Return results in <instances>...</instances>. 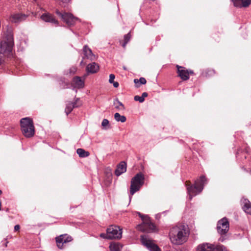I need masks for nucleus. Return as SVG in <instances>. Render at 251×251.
Returning a JSON list of instances; mask_svg holds the SVG:
<instances>
[{
  "instance_id": "b1692460",
  "label": "nucleus",
  "mask_w": 251,
  "mask_h": 251,
  "mask_svg": "<svg viewBox=\"0 0 251 251\" xmlns=\"http://www.w3.org/2000/svg\"><path fill=\"white\" fill-rule=\"evenodd\" d=\"M114 119L117 122L124 123L126 121V118L125 116L121 115L119 113L114 114Z\"/></svg>"
},
{
  "instance_id": "dca6fc26",
  "label": "nucleus",
  "mask_w": 251,
  "mask_h": 251,
  "mask_svg": "<svg viewBox=\"0 0 251 251\" xmlns=\"http://www.w3.org/2000/svg\"><path fill=\"white\" fill-rule=\"evenodd\" d=\"M234 6L238 7H247L251 3V0H231Z\"/></svg>"
},
{
  "instance_id": "9b49d317",
  "label": "nucleus",
  "mask_w": 251,
  "mask_h": 251,
  "mask_svg": "<svg viewBox=\"0 0 251 251\" xmlns=\"http://www.w3.org/2000/svg\"><path fill=\"white\" fill-rule=\"evenodd\" d=\"M218 232L221 235L226 234L229 230V223L227 219L224 218L219 220L217 223Z\"/></svg>"
},
{
  "instance_id": "4c0bfd02",
  "label": "nucleus",
  "mask_w": 251,
  "mask_h": 251,
  "mask_svg": "<svg viewBox=\"0 0 251 251\" xmlns=\"http://www.w3.org/2000/svg\"><path fill=\"white\" fill-rule=\"evenodd\" d=\"M226 239V238L224 237H223V236H221L220 238H219V241H221V242H224V241Z\"/></svg>"
},
{
  "instance_id": "58836bf2",
  "label": "nucleus",
  "mask_w": 251,
  "mask_h": 251,
  "mask_svg": "<svg viewBox=\"0 0 251 251\" xmlns=\"http://www.w3.org/2000/svg\"><path fill=\"white\" fill-rule=\"evenodd\" d=\"M76 152L77 154H78V152H79L78 149H77L76 150Z\"/></svg>"
},
{
  "instance_id": "7ed1b4c3",
  "label": "nucleus",
  "mask_w": 251,
  "mask_h": 251,
  "mask_svg": "<svg viewBox=\"0 0 251 251\" xmlns=\"http://www.w3.org/2000/svg\"><path fill=\"white\" fill-rule=\"evenodd\" d=\"M21 131L26 138H30L35 134V127L33 121L28 117L22 118L21 121Z\"/></svg>"
},
{
  "instance_id": "ddd939ff",
  "label": "nucleus",
  "mask_w": 251,
  "mask_h": 251,
  "mask_svg": "<svg viewBox=\"0 0 251 251\" xmlns=\"http://www.w3.org/2000/svg\"><path fill=\"white\" fill-rule=\"evenodd\" d=\"M72 240V237L67 234L61 235L56 238L57 246L60 249H63L65 248V245Z\"/></svg>"
},
{
  "instance_id": "7c9ffc66",
  "label": "nucleus",
  "mask_w": 251,
  "mask_h": 251,
  "mask_svg": "<svg viewBox=\"0 0 251 251\" xmlns=\"http://www.w3.org/2000/svg\"><path fill=\"white\" fill-rule=\"evenodd\" d=\"M134 100L135 101H138L140 102H143L144 101V99L142 97V96H139L137 95L134 97Z\"/></svg>"
},
{
  "instance_id": "f8f14e48",
  "label": "nucleus",
  "mask_w": 251,
  "mask_h": 251,
  "mask_svg": "<svg viewBox=\"0 0 251 251\" xmlns=\"http://www.w3.org/2000/svg\"><path fill=\"white\" fill-rule=\"evenodd\" d=\"M55 13L57 15L60 16L62 20L68 25H73L76 20V19L75 18L72 14L70 13L66 12L62 13L58 10H56Z\"/></svg>"
},
{
  "instance_id": "2f4dec72",
  "label": "nucleus",
  "mask_w": 251,
  "mask_h": 251,
  "mask_svg": "<svg viewBox=\"0 0 251 251\" xmlns=\"http://www.w3.org/2000/svg\"><path fill=\"white\" fill-rule=\"evenodd\" d=\"M115 75L113 74H110L109 75V82L110 83H112L114 81V79L115 78Z\"/></svg>"
},
{
  "instance_id": "f704fd0d",
  "label": "nucleus",
  "mask_w": 251,
  "mask_h": 251,
  "mask_svg": "<svg viewBox=\"0 0 251 251\" xmlns=\"http://www.w3.org/2000/svg\"><path fill=\"white\" fill-rule=\"evenodd\" d=\"M112 83L115 88H117L119 86V83L117 82L114 81Z\"/></svg>"
},
{
  "instance_id": "39448f33",
  "label": "nucleus",
  "mask_w": 251,
  "mask_h": 251,
  "mask_svg": "<svg viewBox=\"0 0 251 251\" xmlns=\"http://www.w3.org/2000/svg\"><path fill=\"white\" fill-rule=\"evenodd\" d=\"M144 175L139 173L136 174L131 180L130 194L132 196L138 191L144 183Z\"/></svg>"
},
{
  "instance_id": "ea45409f",
  "label": "nucleus",
  "mask_w": 251,
  "mask_h": 251,
  "mask_svg": "<svg viewBox=\"0 0 251 251\" xmlns=\"http://www.w3.org/2000/svg\"><path fill=\"white\" fill-rule=\"evenodd\" d=\"M180 251H188L186 250H181Z\"/></svg>"
},
{
  "instance_id": "72a5a7b5",
  "label": "nucleus",
  "mask_w": 251,
  "mask_h": 251,
  "mask_svg": "<svg viewBox=\"0 0 251 251\" xmlns=\"http://www.w3.org/2000/svg\"><path fill=\"white\" fill-rule=\"evenodd\" d=\"M77 69L75 67H72L70 70V73L71 74H74L75 72L76 71Z\"/></svg>"
},
{
  "instance_id": "a19ab883",
  "label": "nucleus",
  "mask_w": 251,
  "mask_h": 251,
  "mask_svg": "<svg viewBox=\"0 0 251 251\" xmlns=\"http://www.w3.org/2000/svg\"><path fill=\"white\" fill-rule=\"evenodd\" d=\"M2 194V191L0 190V195Z\"/></svg>"
},
{
  "instance_id": "e433bc0d",
  "label": "nucleus",
  "mask_w": 251,
  "mask_h": 251,
  "mask_svg": "<svg viewBox=\"0 0 251 251\" xmlns=\"http://www.w3.org/2000/svg\"><path fill=\"white\" fill-rule=\"evenodd\" d=\"M19 229H20V226H19V225H16V226H14V230H15V231H17V230H19Z\"/></svg>"
},
{
  "instance_id": "f3484780",
  "label": "nucleus",
  "mask_w": 251,
  "mask_h": 251,
  "mask_svg": "<svg viewBox=\"0 0 251 251\" xmlns=\"http://www.w3.org/2000/svg\"><path fill=\"white\" fill-rule=\"evenodd\" d=\"M99 70V66L95 62L89 63L86 67V71L88 73L95 74Z\"/></svg>"
},
{
  "instance_id": "bb28decb",
  "label": "nucleus",
  "mask_w": 251,
  "mask_h": 251,
  "mask_svg": "<svg viewBox=\"0 0 251 251\" xmlns=\"http://www.w3.org/2000/svg\"><path fill=\"white\" fill-rule=\"evenodd\" d=\"M90 155V153L88 151H85L84 149L79 148V157H86Z\"/></svg>"
},
{
  "instance_id": "4be33fe9",
  "label": "nucleus",
  "mask_w": 251,
  "mask_h": 251,
  "mask_svg": "<svg viewBox=\"0 0 251 251\" xmlns=\"http://www.w3.org/2000/svg\"><path fill=\"white\" fill-rule=\"evenodd\" d=\"M123 245L118 242H111L109 245L110 251H121Z\"/></svg>"
},
{
  "instance_id": "a878e982",
  "label": "nucleus",
  "mask_w": 251,
  "mask_h": 251,
  "mask_svg": "<svg viewBox=\"0 0 251 251\" xmlns=\"http://www.w3.org/2000/svg\"><path fill=\"white\" fill-rule=\"evenodd\" d=\"M134 82L135 83L136 86L139 87L140 84H145L147 82L146 79L144 77H141L139 79H134Z\"/></svg>"
},
{
  "instance_id": "423d86ee",
  "label": "nucleus",
  "mask_w": 251,
  "mask_h": 251,
  "mask_svg": "<svg viewBox=\"0 0 251 251\" xmlns=\"http://www.w3.org/2000/svg\"><path fill=\"white\" fill-rule=\"evenodd\" d=\"M13 46L12 37L10 35L6 40H2L0 44V58L1 54L6 55L11 52Z\"/></svg>"
},
{
  "instance_id": "f257e3e1",
  "label": "nucleus",
  "mask_w": 251,
  "mask_h": 251,
  "mask_svg": "<svg viewBox=\"0 0 251 251\" xmlns=\"http://www.w3.org/2000/svg\"><path fill=\"white\" fill-rule=\"evenodd\" d=\"M189 232L187 226L180 225L173 227L169 233L171 242L175 245H182L186 242L189 237Z\"/></svg>"
},
{
  "instance_id": "c9c22d12",
  "label": "nucleus",
  "mask_w": 251,
  "mask_h": 251,
  "mask_svg": "<svg viewBox=\"0 0 251 251\" xmlns=\"http://www.w3.org/2000/svg\"><path fill=\"white\" fill-rule=\"evenodd\" d=\"M141 96L145 100V98L148 96V94L146 92H144L142 93Z\"/></svg>"
},
{
  "instance_id": "f03ea898",
  "label": "nucleus",
  "mask_w": 251,
  "mask_h": 251,
  "mask_svg": "<svg viewBox=\"0 0 251 251\" xmlns=\"http://www.w3.org/2000/svg\"><path fill=\"white\" fill-rule=\"evenodd\" d=\"M207 183L206 179L203 176L195 181L194 185H191L190 182H186L187 193L189 195V199L192 200V198L201 193L203 189L204 184Z\"/></svg>"
},
{
  "instance_id": "0eeeda50",
  "label": "nucleus",
  "mask_w": 251,
  "mask_h": 251,
  "mask_svg": "<svg viewBox=\"0 0 251 251\" xmlns=\"http://www.w3.org/2000/svg\"><path fill=\"white\" fill-rule=\"evenodd\" d=\"M81 56L82 60L80 62V65H85L88 62L94 61L96 59V56L87 45H85L82 49Z\"/></svg>"
},
{
  "instance_id": "cd10ccee",
  "label": "nucleus",
  "mask_w": 251,
  "mask_h": 251,
  "mask_svg": "<svg viewBox=\"0 0 251 251\" xmlns=\"http://www.w3.org/2000/svg\"><path fill=\"white\" fill-rule=\"evenodd\" d=\"M101 126L104 129H109L110 126L108 120L106 119H103L101 123Z\"/></svg>"
},
{
  "instance_id": "2eb2a0df",
  "label": "nucleus",
  "mask_w": 251,
  "mask_h": 251,
  "mask_svg": "<svg viewBox=\"0 0 251 251\" xmlns=\"http://www.w3.org/2000/svg\"><path fill=\"white\" fill-rule=\"evenodd\" d=\"M41 19L45 22L50 23L55 25L56 26L58 25V22L56 20L54 16L51 14L47 12L42 14Z\"/></svg>"
},
{
  "instance_id": "a211bd4d",
  "label": "nucleus",
  "mask_w": 251,
  "mask_h": 251,
  "mask_svg": "<svg viewBox=\"0 0 251 251\" xmlns=\"http://www.w3.org/2000/svg\"><path fill=\"white\" fill-rule=\"evenodd\" d=\"M241 203L244 211L247 214L251 215V203L246 199H242Z\"/></svg>"
},
{
  "instance_id": "5701e85b",
  "label": "nucleus",
  "mask_w": 251,
  "mask_h": 251,
  "mask_svg": "<svg viewBox=\"0 0 251 251\" xmlns=\"http://www.w3.org/2000/svg\"><path fill=\"white\" fill-rule=\"evenodd\" d=\"M113 103L115 108L119 111L123 110L125 109L124 104L118 99L114 100Z\"/></svg>"
},
{
  "instance_id": "393cba45",
  "label": "nucleus",
  "mask_w": 251,
  "mask_h": 251,
  "mask_svg": "<svg viewBox=\"0 0 251 251\" xmlns=\"http://www.w3.org/2000/svg\"><path fill=\"white\" fill-rule=\"evenodd\" d=\"M76 102L75 103H68L66 105V107L65 108V112L67 115L70 113L71 111L73 110V108L77 106Z\"/></svg>"
},
{
  "instance_id": "c756f323",
  "label": "nucleus",
  "mask_w": 251,
  "mask_h": 251,
  "mask_svg": "<svg viewBox=\"0 0 251 251\" xmlns=\"http://www.w3.org/2000/svg\"><path fill=\"white\" fill-rule=\"evenodd\" d=\"M87 75H85L84 76V78L82 79L80 77H79V89L82 88L84 87L85 84H84V79L85 77H86Z\"/></svg>"
},
{
  "instance_id": "6e6552de",
  "label": "nucleus",
  "mask_w": 251,
  "mask_h": 251,
  "mask_svg": "<svg viewBox=\"0 0 251 251\" xmlns=\"http://www.w3.org/2000/svg\"><path fill=\"white\" fill-rule=\"evenodd\" d=\"M197 251H227V250L223 245H215L208 243H203L198 247Z\"/></svg>"
},
{
  "instance_id": "aec40b11",
  "label": "nucleus",
  "mask_w": 251,
  "mask_h": 251,
  "mask_svg": "<svg viewBox=\"0 0 251 251\" xmlns=\"http://www.w3.org/2000/svg\"><path fill=\"white\" fill-rule=\"evenodd\" d=\"M26 17L25 14L17 13L11 16L10 20L13 23H17L25 20Z\"/></svg>"
},
{
  "instance_id": "473e14b6",
  "label": "nucleus",
  "mask_w": 251,
  "mask_h": 251,
  "mask_svg": "<svg viewBox=\"0 0 251 251\" xmlns=\"http://www.w3.org/2000/svg\"><path fill=\"white\" fill-rule=\"evenodd\" d=\"M100 237L103 239H109L108 233L107 232H106V233H101L100 234Z\"/></svg>"
},
{
  "instance_id": "1a4fd4ad",
  "label": "nucleus",
  "mask_w": 251,
  "mask_h": 251,
  "mask_svg": "<svg viewBox=\"0 0 251 251\" xmlns=\"http://www.w3.org/2000/svg\"><path fill=\"white\" fill-rule=\"evenodd\" d=\"M141 241L142 244L150 251H160L158 247L147 235H141Z\"/></svg>"
},
{
  "instance_id": "c85d7f7f",
  "label": "nucleus",
  "mask_w": 251,
  "mask_h": 251,
  "mask_svg": "<svg viewBox=\"0 0 251 251\" xmlns=\"http://www.w3.org/2000/svg\"><path fill=\"white\" fill-rule=\"evenodd\" d=\"M130 38V35L129 33H127V34L125 35L124 36V40L125 42L123 44V47H125L127 42L129 41Z\"/></svg>"
},
{
  "instance_id": "9d476101",
  "label": "nucleus",
  "mask_w": 251,
  "mask_h": 251,
  "mask_svg": "<svg viewBox=\"0 0 251 251\" xmlns=\"http://www.w3.org/2000/svg\"><path fill=\"white\" fill-rule=\"evenodd\" d=\"M109 239H120L122 237V229L119 226H111L107 228Z\"/></svg>"
},
{
  "instance_id": "6ab92c4d",
  "label": "nucleus",
  "mask_w": 251,
  "mask_h": 251,
  "mask_svg": "<svg viewBox=\"0 0 251 251\" xmlns=\"http://www.w3.org/2000/svg\"><path fill=\"white\" fill-rule=\"evenodd\" d=\"M126 170V164L125 162H121L117 166L115 171V174L117 176H119Z\"/></svg>"
},
{
  "instance_id": "412c9836",
  "label": "nucleus",
  "mask_w": 251,
  "mask_h": 251,
  "mask_svg": "<svg viewBox=\"0 0 251 251\" xmlns=\"http://www.w3.org/2000/svg\"><path fill=\"white\" fill-rule=\"evenodd\" d=\"M71 91L72 93L76 94L77 90L78 89V76H75L73 80L71 83ZM75 97H76V95H75Z\"/></svg>"
},
{
  "instance_id": "4468645a",
  "label": "nucleus",
  "mask_w": 251,
  "mask_h": 251,
  "mask_svg": "<svg viewBox=\"0 0 251 251\" xmlns=\"http://www.w3.org/2000/svg\"><path fill=\"white\" fill-rule=\"evenodd\" d=\"M176 67L179 76L183 80L188 79L189 78V74L193 73V71L186 70L184 67L178 65H177Z\"/></svg>"
},
{
  "instance_id": "20e7f679",
  "label": "nucleus",
  "mask_w": 251,
  "mask_h": 251,
  "mask_svg": "<svg viewBox=\"0 0 251 251\" xmlns=\"http://www.w3.org/2000/svg\"><path fill=\"white\" fill-rule=\"evenodd\" d=\"M138 215L141 217L143 222L137 226L138 230L147 232H151L156 230L155 226L151 222L150 218L148 216L142 215L140 213H138Z\"/></svg>"
}]
</instances>
